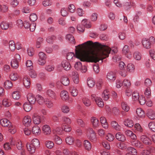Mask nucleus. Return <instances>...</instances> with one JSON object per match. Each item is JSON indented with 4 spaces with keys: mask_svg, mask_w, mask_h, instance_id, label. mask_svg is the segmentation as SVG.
I'll return each instance as SVG.
<instances>
[{
    "mask_svg": "<svg viewBox=\"0 0 155 155\" xmlns=\"http://www.w3.org/2000/svg\"><path fill=\"white\" fill-rule=\"evenodd\" d=\"M85 48L96 46L99 50L98 55L97 54H89L85 50L81 49V45L75 46V54L70 52L67 53L66 58L68 61H73L74 58H77L82 61L88 62L96 63L101 60H102L108 56L111 49L108 46L102 45L99 43L95 42L94 43L92 41H88L83 44Z\"/></svg>",
    "mask_w": 155,
    "mask_h": 155,
    "instance_id": "obj_1",
    "label": "nucleus"
},
{
    "mask_svg": "<svg viewBox=\"0 0 155 155\" xmlns=\"http://www.w3.org/2000/svg\"><path fill=\"white\" fill-rule=\"evenodd\" d=\"M0 122L1 125L3 127L8 128L9 132L12 134H14L16 132V130L15 127L13 126L12 123L7 119L5 118L2 119Z\"/></svg>",
    "mask_w": 155,
    "mask_h": 155,
    "instance_id": "obj_2",
    "label": "nucleus"
},
{
    "mask_svg": "<svg viewBox=\"0 0 155 155\" xmlns=\"http://www.w3.org/2000/svg\"><path fill=\"white\" fill-rule=\"evenodd\" d=\"M142 42L143 47L148 49L150 48L151 44L154 43L155 39L153 37H151L149 39L143 38Z\"/></svg>",
    "mask_w": 155,
    "mask_h": 155,
    "instance_id": "obj_3",
    "label": "nucleus"
},
{
    "mask_svg": "<svg viewBox=\"0 0 155 155\" xmlns=\"http://www.w3.org/2000/svg\"><path fill=\"white\" fill-rule=\"evenodd\" d=\"M21 59L20 56L18 54H16L15 56L14 59L11 61V65L14 69L17 68L19 66V62Z\"/></svg>",
    "mask_w": 155,
    "mask_h": 155,
    "instance_id": "obj_4",
    "label": "nucleus"
},
{
    "mask_svg": "<svg viewBox=\"0 0 155 155\" xmlns=\"http://www.w3.org/2000/svg\"><path fill=\"white\" fill-rule=\"evenodd\" d=\"M91 98L93 101H95L99 107H102L104 106V103L102 99L100 97H97L96 94H92Z\"/></svg>",
    "mask_w": 155,
    "mask_h": 155,
    "instance_id": "obj_5",
    "label": "nucleus"
},
{
    "mask_svg": "<svg viewBox=\"0 0 155 155\" xmlns=\"http://www.w3.org/2000/svg\"><path fill=\"white\" fill-rule=\"evenodd\" d=\"M88 132L89 134H88L87 137L92 142H95L97 140L96 134L92 128H89L88 129Z\"/></svg>",
    "mask_w": 155,
    "mask_h": 155,
    "instance_id": "obj_6",
    "label": "nucleus"
},
{
    "mask_svg": "<svg viewBox=\"0 0 155 155\" xmlns=\"http://www.w3.org/2000/svg\"><path fill=\"white\" fill-rule=\"evenodd\" d=\"M38 64L41 65H44L46 62V54L42 52H40L38 53Z\"/></svg>",
    "mask_w": 155,
    "mask_h": 155,
    "instance_id": "obj_7",
    "label": "nucleus"
},
{
    "mask_svg": "<svg viewBox=\"0 0 155 155\" xmlns=\"http://www.w3.org/2000/svg\"><path fill=\"white\" fill-rule=\"evenodd\" d=\"M32 119L35 124H39L41 122V117L38 113H35L33 114Z\"/></svg>",
    "mask_w": 155,
    "mask_h": 155,
    "instance_id": "obj_8",
    "label": "nucleus"
},
{
    "mask_svg": "<svg viewBox=\"0 0 155 155\" xmlns=\"http://www.w3.org/2000/svg\"><path fill=\"white\" fill-rule=\"evenodd\" d=\"M140 140L143 143L146 145H150L151 142L150 138L145 135H143L140 136Z\"/></svg>",
    "mask_w": 155,
    "mask_h": 155,
    "instance_id": "obj_9",
    "label": "nucleus"
},
{
    "mask_svg": "<svg viewBox=\"0 0 155 155\" xmlns=\"http://www.w3.org/2000/svg\"><path fill=\"white\" fill-rule=\"evenodd\" d=\"M106 77L109 81L112 82L116 79V75L114 72L110 71L107 73Z\"/></svg>",
    "mask_w": 155,
    "mask_h": 155,
    "instance_id": "obj_10",
    "label": "nucleus"
},
{
    "mask_svg": "<svg viewBox=\"0 0 155 155\" xmlns=\"http://www.w3.org/2000/svg\"><path fill=\"white\" fill-rule=\"evenodd\" d=\"M31 119L30 117L27 116L25 117L23 120V124L25 126L28 127L31 124Z\"/></svg>",
    "mask_w": 155,
    "mask_h": 155,
    "instance_id": "obj_11",
    "label": "nucleus"
},
{
    "mask_svg": "<svg viewBox=\"0 0 155 155\" xmlns=\"http://www.w3.org/2000/svg\"><path fill=\"white\" fill-rule=\"evenodd\" d=\"M27 98L29 103L31 104H34L36 101V98L32 93H29L27 96Z\"/></svg>",
    "mask_w": 155,
    "mask_h": 155,
    "instance_id": "obj_12",
    "label": "nucleus"
},
{
    "mask_svg": "<svg viewBox=\"0 0 155 155\" xmlns=\"http://www.w3.org/2000/svg\"><path fill=\"white\" fill-rule=\"evenodd\" d=\"M62 67L66 71H69L71 68V66L70 63L66 60L63 61L61 63Z\"/></svg>",
    "mask_w": 155,
    "mask_h": 155,
    "instance_id": "obj_13",
    "label": "nucleus"
},
{
    "mask_svg": "<svg viewBox=\"0 0 155 155\" xmlns=\"http://www.w3.org/2000/svg\"><path fill=\"white\" fill-rule=\"evenodd\" d=\"M115 137L119 141L124 142L126 140L125 136L121 132L117 133L116 134Z\"/></svg>",
    "mask_w": 155,
    "mask_h": 155,
    "instance_id": "obj_14",
    "label": "nucleus"
},
{
    "mask_svg": "<svg viewBox=\"0 0 155 155\" xmlns=\"http://www.w3.org/2000/svg\"><path fill=\"white\" fill-rule=\"evenodd\" d=\"M23 83L24 86L27 88L30 87L31 83L30 78L28 77H25L23 80Z\"/></svg>",
    "mask_w": 155,
    "mask_h": 155,
    "instance_id": "obj_15",
    "label": "nucleus"
},
{
    "mask_svg": "<svg viewBox=\"0 0 155 155\" xmlns=\"http://www.w3.org/2000/svg\"><path fill=\"white\" fill-rule=\"evenodd\" d=\"M110 93L108 90L106 89L104 90L101 94V97L104 101H107L110 97Z\"/></svg>",
    "mask_w": 155,
    "mask_h": 155,
    "instance_id": "obj_16",
    "label": "nucleus"
},
{
    "mask_svg": "<svg viewBox=\"0 0 155 155\" xmlns=\"http://www.w3.org/2000/svg\"><path fill=\"white\" fill-rule=\"evenodd\" d=\"M147 116L150 119L154 120L155 119V113L152 109H149L146 113Z\"/></svg>",
    "mask_w": 155,
    "mask_h": 155,
    "instance_id": "obj_17",
    "label": "nucleus"
},
{
    "mask_svg": "<svg viewBox=\"0 0 155 155\" xmlns=\"http://www.w3.org/2000/svg\"><path fill=\"white\" fill-rule=\"evenodd\" d=\"M46 94L47 96L52 99H56V95L55 93L51 89L48 90L46 91Z\"/></svg>",
    "mask_w": 155,
    "mask_h": 155,
    "instance_id": "obj_18",
    "label": "nucleus"
},
{
    "mask_svg": "<svg viewBox=\"0 0 155 155\" xmlns=\"http://www.w3.org/2000/svg\"><path fill=\"white\" fill-rule=\"evenodd\" d=\"M42 131L45 135H49L50 134L51 131L48 125H45L43 126Z\"/></svg>",
    "mask_w": 155,
    "mask_h": 155,
    "instance_id": "obj_19",
    "label": "nucleus"
},
{
    "mask_svg": "<svg viewBox=\"0 0 155 155\" xmlns=\"http://www.w3.org/2000/svg\"><path fill=\"white\" fill-rule=\"evenodd\" d=\"M112 127L115 130L120 131L121 129V127L118 124V123L115 121H113L111 123Z\"/></svg>",
    "mask_w": 155,
    "mask_h": 155,
    "instance_id": "obj_20",
    "label": "nucleus"
},
{
    "mask_svg": "<svg viewBox=\"0 0 155 155\" xmlns=\"http://www.w3.org/2000/svg\"><path fill=\"white\" fill-rule=\"evenodd\" d=\"M32 132L35 135H38L41 134V130L38 126H35L32 128Z\"/></svg>",
    "mask_w": 155,
    "mask_h": 155,
    "instance_id": "obj_21",
    "label": "nucleus"
},
{
    "mask_svg": "<svg viewBox=\"0 0 155 155\" xmlns=\"http://www.w3.org/2000/svg\"><path fill=\"white\" fill-rule=\"evenodd\" d=\"M91 121L94 127L96 128L98 127L99 122L98 120L96 117H92Z\"/></svg>",
    "mask_w": 155,
    "mask_h": 155,
    "instance_id": "obj_22",
    "label": "nucleus"
},
{
    "mask_svg": "<svg viewBox=\"0 0 155 155\" xmlns=\"http://www.w3.org/2000/svg\"><path fill=\"white\" fill-rule=\"evenodd\" d=\"M60 96L62 99L64 101H67L69 97L68 92L64 90L61 91Z\"/></svg>",
    "mask_w": 155,
    "mask_h": 155,
    "instance_id": "obj_23",
    "label": "nucleus"
},
{
    "mask_svg": "<svg viewBox=\"0 0 155 155\" xmlns=\"http://www.w3.org/2000/svg\"><path fill=\"white\" fill-rule=\"evenodd\" d=\"M0 26L1 29L3 30L8 29L11 27L10 24L6 21H3L1 23Z\"/></svg>",
    "mask_w": 155,
    "mask_h": 155,
    "instance_id": "obj_24",
    "label": "nucleus"
},
{
    "mask_svg": "<svg viewBox=\"0 0 155 155\" xmlns=\"http://www.w3.org/2000/svg\"><path fill=\"white\" fill-rule=\"evenodd\" d=\"M136 113L139 117L143 118L145 116L144 111L141 108H138L136 110Z\"/></svg>",
    "mask_w": 155,
    "mask_h": 155,
    "instance_id": "obj_25",
    "label": "nucleus"
},
{
    "mask_svg": "<svg viewBox=\"0 0 155 155\" xmlns=\"http://www.w3.org/2000/svg\"><path fill=\"white\" fill-rule=\"evenodd\" d=\"M127 150L128 152L126 155H136L137 154V150L134 148L131 147H128Z\"/></svg>",
    "mask_w": 155,
    "mask_h": 155,
    "instance_id": "obj_26",
    "label": "nucleus"
},
{
    "mask_svg": "<svg viewBox=\"0 0 155 155\" xmlns=\"http://www.w3.org/2000/svg\"><path fill=\"white\" fill-rule=\"evenodd\" d=\"M61 81L62 84L65 86H67L70 83L69 79L67 76H63L61 78Z\"/></svg>",
    "mask_w": 155,
    "mask_h": 155,
    "instance_id": "obj_27",
    "label": "nucleus"
},
{
    "mask_svg": "<svg viewBox=\"0 0 155 155\" xmlns=\"http://www.w3.org/2000/svg\"><path fill=\"white\" fill-rule=\"evenodd\" d=\"M36 101L40 105L43 104L45 102L44 97L39 94L36 96Z\"/></svg>",
    "mask_w": 155,
    "mask_h": 155,
    "instance_id": "obj_28",
    "label": "nucleus"
},
{
    "mask_svg": "<svg viewBox=\"0 0 155 155\" xmlns=\"http://www.w3.org/2000/svg\"><path fill=\"white\" fill-rule=\"evenodd\" d=\"M66 38L70 42L73 44L74 45L75 43V41L74 37L71 34H68L66 36Z\"/></svg>",
    "mask_w": 155,
    "mask_h": 155,
    "instance_id": "obj_29",
    "label": "nucleus"
},
{
    "mask_svg": "<svg viewBox=\"0 0 155 155\" xmlns=\"http://www.w3.org/2000/svg\"><path fill=\"white\" fill-rule=\"evenodd\" d=\"M26 147L28 150L31 153H33L35 152L36 148L31 144L27 143L26 145Z\"/></svg>",
    "mask_w": 155,
    "mask_h": 155,
    "instance_id": "obj_30",
    "label": "nucleus"
},
{
    "mask_svg": "<svg viewBox=\"0 0 155 155\" xmlns=\"http://www.w3.org/2000/svg\"><path fill=\"white\" fill-rule=\"evenodd\" d=\"M2 104L6 107H8L12 104V102L11 100L8 99H4L2 101Z\"/></svg>",
    "mask_w": 155,
    "mask_h": 155,
    "instance_id": "obj_31",
    "label": "nucleus"
},
{
    "mask_svg": "<svg viewBox=\"0 0 155 155\" xmlns=\"http://www.w3.org/2000/svg\"><path fill=\"white\" fill-rule=\"evenodd\" d=\"M124 124L128 127H131L134 125L133 121L129 119L125 120L124 122Z\"/></svg>",
    "mask_w": 155,
    "mask_h": 155,
    "instance_id": "obj_32",
    "label": "nucleus"
},
{
    "mask_svg": "<svg viewBox=\"0 0 155 155\" xmlns=\"http://www.w3.org/2000/svg\"><path fill=\"white\" fill-rule=\"evenodd\" d=\"M23 109L26 112L30 111L32 108L31 105L30 104L25 103L23 105Z\"/></svg>",
    "mask_w": 155,
    "mask_h": 155,
    "instance_id": "obj_33",
    "label": "nucleus"
},
{
    "mask_svg": "<svg viewBox=\"0 0 155 155\" xmlns=\"http://www.w3.org/2000/svg\"><path fill=\"white\" fill-rule=\"evenodd\" d=\"M84 147L86 150H90L91 148V145L89 141L87 140H85L84 143Z\"/></svg>",
    "mask_w": 155,
    "mask_h": 155,
    "instance_id": "obj_34",
    "label": "nucleus"
},
{
    "mask_svg": "<svg viewBox=\"0 0 155 155\" xmlns=\"http://www.w3.org/2000/svg\"><path fill=\"white\" fill-rule=\"evenodd\" d=\"M70 91L71 95L73 97L77 96L78 94V91L77 89L75 87H71L70 88Z\"/></svg>",
    "mask_w": 155,
    "mask_h": 155,
    "instance_id": "obj_35",
    "label": "nucleus"
},
{
    "mask_svg": "<svg viewBox=\"0 0 155 155\" xmlns=\"http://www.w3.org/2000/svg\"><path fill=\"white\" fill-rule=\"evenodd\" d=\"M122 109L126 112H128L130 110V107L128 104L125 102L121 103Z\"/></svg>",
    "mask_w": 155,
    "mask_h": 155,
    "instance_id": "obj_36",
    "label": "nucleus"
},
{
    "mask_svg": "<svg viewBox=\"0 0 155 155\" xmlns=\"http://www.w3.org/2000/svg\"><path fill=\"white\" fill-rule=\"evenodd\" d=\"M74 140V138L71 136H69L67 137L65 140L66 143L70 145L73 144Z\"/></svg>",
    "mask_w": 155,
    "mask_h": 155,
    "instance_id": "obj_37",
    "label": "nucleus"
},
{
    "mask_svg": "<svg viewBox=\"0 0 155 155\" xmlns=\"http://www.w3.org/2000/svg\"><path fill=\"white\" fill-rule=\"evenodd\" d=\"M12 96L13 98L15 100L19 99L21 97L20 94L18 91L13 92L12 94Z\"/></svg>",
    "mask_w": 155,
    "mask_h": 155,
    "instance_id": "obj_38",
    "label": "nucleus"
},
{
    "mask_svg": "<svg viewBox=\"0 0 155 155\" xmlns=\"http://www.w3.org/2000/svg\"><path fill=\"white\" fill-rule=\"evenodd\" d=\"M44 41V39L41 37H39L37 38L36 42V47L37 48H39Z\"/></svg>",
    "mask_w": 155,
    "mask_h": 155,
    "instance_id": "obj_39",
    "label": "nucleus"
},
{
    "mask_svg": "<svg viewBox=\"0 0 155 155\" xmlns=\"http://www.w3.org/2000/svg\"><path fill=\"white\" fill-rule=\"evenodd\" d=\"M33 145L35 148L39 147V141L37 139H33L31 142V143Z\"/></svg>",
    "mask_w": 155,
    "mask_h": 155,
    "instance_id": "obj_40",
    "label": "nucleus"
},
{
    "mask_svg": "<svg viewBox=\"0 0 155 155\" xmlns=\"http://www.w3.org/2000/svg\"><path fill=\"white\" fill-rule=\"evenodd\" d=\"M18 75L16 72H14L11 73L10 76V78L11 79L12 81H15L17 80L18 77Z\"/></svg>",
    "mask_w": 155,
    "mask_h": 155,
    "instance_id": "obj_41",
    "label": "nucleus"
},
{
    "mask_svg": "<svg viewBox=\"0 0 155 155\" xmlns=\"http://www.w3.org/2000/svg\"><path fill=\"white\" fill-rule=\"evenodd\" d=\"M12 82L9 80L6 81L4 83L5 87L7 89H9L12 86Z\"/></svg>",
    "mask_w": 155,
    "mask_h": 155,
    "instance_id": "obj_42",
    "label": "nucleus"
},
{
    "mask_svg": "<svg viewBox=\"0 0 155 155\" xmlns=\"http://www.w3.org/2000/svg\"><path fill=\"white\" fill-rule=\"evenodd\" d=\"M77 123L78 125L81 127H84L86 125L84 122L81 119H78L77 120Z\"/></svg>",
    "mask_w": 155,
    "mask_h": 155,
    "instance_id": "obj_43",
    "label": "nucleus"
},
{
    "mask_svg": "<svg viewBox=\"0 0 155 155\" xmlns=\"http://www.w3.org/2000/svg\"><path fill=\"white\" fill-rule=\"evenodd\" d=\"M45 145L46 147L49 149L52 148L54 146V143L51 141H46L45 143Z\"/></svg>",
    "mask_w": 155,
    "mask_h": 155,
    "instance_id": "obj_44",
    "label": "nucleus"
},
{
    "mask_svg": "<svg viewBox=\"0 0 155 155\" xmlns=\"http://www.w3.org/2000/svg\"><path fill=\"white\" fill-rule=\"evenodd\" d=\"M9 47L12 51H13L15 49V45L14 42L13 41H11L9 42Z\"/></svg>",
    "mask_w": 155,
    "mask_h": 155,
    "instance_id": "obj_45",
    "label": "nucleus"
},
{
    "mask_svg": "<svg viewBox=\"0 0 155 155\" xmlns=\"http://www.w3.org/2000/svg\"><path fill=\"white\" fill-rule=\"evenodd\" d=\"M132 99L134 101H137L140 97L139 93L137 91H134L132 94Z\"/></svg>",
    "mask_w": 155,
    "mask_h": 155,
    "instance_id": "obj_46",
    "label": "nucleus"
},
{
    "mask_svg": "<svg viewBox=\"0 0 155 155\" xmlns=\"http://www.w3.org/2000/svg\"><path fill=\"white\" fill-rule=\"evenodd\" d=\"M87 83L89 87L91 88L93 87L95 84V82L93 80L89 79L87 80Z\"/></svg>",
    "mask_w": 155,
    "mask_h": 155,
    "instance_id": "obj_47",
    "label": "nucleus"
},
{
    "mask_svg": "<svg viewBox=\"0 0 155 155\" xmlns=\"http://www.w3.org/2000/svg\"><path fill=\"white\" fill-rule=\"evenodd\" d=\"M82 101L84 104L87 107H89L91 105V101L90 100L87 98H83Z\"/></svg>",
    "mask_w": 155,
    "mask_h": 155,
    "instance_id": "obj_48",
    "label": "nucleus"
},
{
    "mask_svg": "<svg viewBox=\"0 0 155 155\" xmlns=\"http://www.w3.org/2000/svg\"><path fill=\"white\" fill-rule=\"evenodd\" d=\"M123 85L124 86L128 88L131 85V83L129 80L125 79L123 82Z\"/></svg>",
    "mask_w": 155,
    "mask_h": 155,
    "instance_id": "obj_49",
    "label": "nucleus"
},
{
    "mask_svg": "<svg viewBox=\"0 0 155 155\" xmlns=\"http://www.w3.org/2000/svg\"><path fill=\"white\" fill-rule=\"evenodd\" d=\"M54 140L56 143L58 144H60L62 143V140L58 136L55 135L54 137Z\"/></svg>",
    "mask_w": 155,
    "mask_h": 155,
    "instance_id": "obj_50",
    "label": "nucleus"
},
{
    "mask_svg": "<svg viewBox=\"0 0 155 155\" xmlns=\"http://www.w3.org/2000/svg\"><path fill=\"white\" fill-rule=\"evenodd\" d=\"M62 120L63 121L65 124L68 125L70 124L71 123V120L68 117H62Z\"/></svg>",
    "mask_w": 155,
    "mask_h": 155,
    "instance_id": "obj_51",
    "label": "nucleus"
},
{
    "mask_svg": "<svg viewBox=\"0 0 155 155\" xmlns=\"http://www.w3.org/2000/svg\"><path fill=\"white\" fill-rule=\"evenodd\" d=\"M133 144L136 147L139 148H142L143 147V144L142 143L138 140L134 141Z\"/></svg>",
    "mask_w": 155,
    "mask_h": 155,
    "instance_id": "obj_52",
    "label": "nucleus"
},
{
    "mask_svg": "<svg viewBox=\"0 0 155 155\" xmlns=\"http://www.w3.org/2000/svg\"><path fill=\"white\" fill-rule=\"evenodd\" d=\"M45 103L46 106L48 108H51L53 107V103L52 101L49 100L45 101Z\"/></svg>",
    "mask_w": 155,
    "mask_h": 155,
    "instance_id": "obj_53",
    "label": "nucleus"
},
{
    "mask_svg": "<svg viewBox=\"0 0 155 155\" xmlns=\"http://www.w3.org/2000/svg\"><path fill=\"white\" fill-rule=\"evenodd\" d=\"M10 5L12 7H16L18 4L19 2L17 0H10L9 1Z\"/></svg>",
    "mask_w": 155,
    "mask_h": 155,
    "instance_id": "obj_54",
    "label": "nucleus"
},
{
    "mask_svg": "<svg viewBox=\"0 0 155 155\" xmlns=\"http://www.w3.org/2000/svg\"><path fill=\"white\" fill-rule=\"evenodd\" d=\"M61 110L64 113H68L70 109L67 106L63 105L61 107Z\"/></svg>",
    "mask_w": 155,
    "mask_h": 155,
    "instance_id": "obj_55",
    "label": "nucleus"
},
{
    "mask_svg": "<svg viewBox=\"0 0 155 155\" xmlns=\"http://www.w3.org/2000/svg\"><path fill=\"white\" fill-rule=\"evenodd\" d=\"M45 68L47 71L51 72L54 70V66L53 65H48L45 66Z\"/></svg>",
    "mask_w": 155,
    "mask_h": 155,
    "instance_id": "obj_56",
    "label": "nucleus"
},
{
    "mask_svg": "<svg viewBox=\"0 0 155 155\" xmlns=\"http://www.w3.org/2000/svg\"><path fill=\"white\" fill-rule=\"evenodd\" d=\"M88 22L87 20L84 19L82 21V25L84 27H86L87 28H90L91 27V25L89 24H88Z\"/></svg>",
    "mask_w": 155,
    "mask_h": 155,
    "instance_id": "obj_57",
    "label": "nucleus"
},
{
    "mask_svg": "<svg viewBox=\"0 0 155 155\" xmlns=\"http://www.w3.org/2000/svg\"><path fill=\"white\" fill-rule=\"evenodd\" d=\"M134 66L131 63H129L128 64L127 66V69L130 72H133L134 70Z\"/></svg>",
    "mask_w": 155,
    "mask_h": 155,
    "instance_id": "obj_58",
    "label": "nucleus"
},
{
    "mask_svg": "<svg viewBox=\"0 0 155 155\" xmlns=\"http://www.w3.org/2000/svg\"><path fill=\"white\" fill-rule=\"evenodd\" d=\"M152 82L151 80L149 78L146 79L144 81V85L147 87H150L152 85Z\"/></svg>",
    "mask_w": 155,
    "mask_h": 155,
    "instance_id": "obj_59",
    "label": "nucleus"
},
{
    "mask_svg": "<svg viewBox=\"0 0 155 155\" xmlns=\"http://www.w3.org/2000/svg\"><path fill=\"white\" fill-rule=\"evenodd\" d=\"M148 127L153 131L155 132V123L154 122L152 121L149 123Z\"/></svg>",
    "mask_w": 155,
    "mask_h": 155,
    "instance_id": "obj_60",
    "label": "nucleus"
},
{
    "mask_svg": "<svg viewBox=\"0 0 155 155\" xmlns=\"http://www.w3.org/2000/svg\"><path fill=\"white\" fill-rule=\"evenodd\" d=\"M134 58L137 60H140L141 58V54L138 51L135 52L134 54Z\"/></svg>",
    "mask_w": 155,
    "mask_h": 155,
    "instance_id": "obj_61",
    "label": "nucleus"
},
{
    "mask_svg": "<svg viewBox=\"0 0 155 155\" xmlns=\"http://www.w3.org/2000/svg\"><path fill=\"white\" fill-rule=\"evenodd\" d=\"M82 67V64L80 62H77L74 64V68L75 69L78 71H80Z\"/></svg>",
    "mask_w": 155,
    "mask_h": 155,
    "instance_id": "obj_62",
    "label": "nucleus"
},
{
    "mask_svg": "<svg viewBox=\"0 0 155 155\" xmlns=\"http://www.w3.org/2000/svg\"><path fill=\"white\" fill-rule=\"evenodd\" d=\"M55 37L54 35H51L48 36L46 38V41L49 43H52L53 41L55 39Z\"/></svg>",
    "mask_w": 155,
    "mask_h": 155,
    "instance_id": "obj_63",
    "label": "nucleus"
},
{
    "mask_svg": "<svg viewBox=\"0 0 155 155\" xmlns=\"http://www.w3.org/2000/svg\"><path fill=\"white\" fill-rule=\"evenodd\" d=\"M144 94L145 96L148 98L150 97L151 96V91L150 87H147L146 89Z\"/></svg>",
    "mask_w": 155,
    "mask_h": 155,
    "instance_id": "obj_64",
    "label": "nucleus"
}]
</instances>
